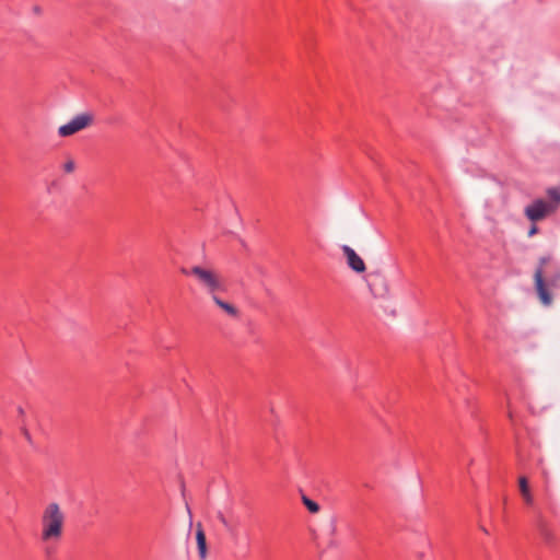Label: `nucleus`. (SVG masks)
I'll list each match as a JSON object with an SVG mask.
<instances>
[{
  "instance_id": "obj_14",
  "label": "nucleus",
  "mask_w": 560,
  "mask_h": 560,
  "mask_svg": "<svg viewBox=\"0 0 560 560\" xmlns=\"http://www.w3.org/2000/svg\"><path fill=\"white\" fill-rule=\"evenodd\" d=\"M218 518L220 520V522L222 523V525L224 527L229 528V522H228V520L224 517V515L222 513L218 514Z\"/></svg>"
},
{
  "instance_id": "obj_4",
  "label": "nucleus",
  "mask_w": 560,
  "mask_h": 560,
  "mask_svg": "<svg viewBox=\"0 0 560 560\" xmlns=\"http://www.w3.org/2000/svg\"><path fill=\"white\" fill-rule=\"evenodd\" d=\"M182 272L185 275L192 276L199 287L211 296L217 294L220 291H224V282L221 275L212 269L201 265H195L190 267L189 271L186 269H182Z\"/></svg>"
},
{
  "instance_id": "obj_12",
  "label": "nucleus",
  "mask_w": 560,
  "mask_h": 560,
  "mask_svg": "<svg viewBox=\"0 0 560 560\" xmlns=\"http://www.w3.org/2000/svg\"><path fill=\"white\" fill-rule=\"evenodd\" d=\"M302 501L311 513L319 512V505L315 501L311 500L310 498H307L305 495L302 497Z\"/></svg>"
},
{
  "instance_id": "obj_6",
  "label": "nucleus",
  "mask_w": 560,
  "mask_h": 560,
  "mask_svg": "<svg viewBox=\"0 0 560 560\" xmlns=\"http://www.w3.org/2000/svg\"><path fill=\"white\" fill-rule=\"evenodd\" d=\"M365 282L368 284V288L370 290V293L375 299H385L389 294V285L387 282L386 277L384 273L380 270H375L370 272L365 277Z\"/></svg>"
},
{
  "instance_id": "obj_2",
  "label": "nucleus",
  "mask_w": 560,
  "mask_h": 560,
  "mask_svg": "<svg viewBox=\"0 0 560 560\" xmlns=\"http://www.w3.org/2000/svg\"><path fill=\"white\" fill-rule=\"evenodd\" d=\"M66 514L57 502H49L40 516V540L58 542L63 535Z\"/></svg>"
},
{
  "instance_id": "obj_1",
  "label": "nucleus",
  "mask_w": 560,
  "mask_h": 560,
  "mask_svg": "<svg viewBox=\"0 0 560 560\" xmlns=\"http://www.w3.org/2000/svg\"><path fill=\"white\" fill-rule=\"evenodd\" d=\"M560 282V266L552 264L550 255L541 256L538 259L534 272V283L540 303L549 306L552 303V295L549 288H557Z\"/></svg>"
},
{
  "instance_id": "obj_11",
  "label": "nucleus",
  "mask_w": 560,
  "mask_h": 560,
  "mask_svg": "<svg viewBox=\"0 0 560 560\" xmlns=\"http://www.w3.org/2000/svg\"><path fill=\"white\" fill-rule=\"evenodd\" d=\"M75 168H77L75 161L71 156H68L61 164V170L63 171L65 174H72L75 172Z\"/></svg>"
},
{
  "instance_id": "obj_17",
  "label": "nucleus",
  "mask_w": 560,
  "mask_h": 560,
  "mask_svg": "<svg viewBox=\"0 0 560 560\" xmlns=\"http://www.w3.org/2000/svg\"><path fill=\"white\" fill-rule=\"evenodd\" d=\"M483 533L488 534V530L486 528H481Z\"/></svg>"
},
{
  "instance_id": "obj_9",
  "label": "nucleus",
  "mask_w": 560,
  "mask_h": 560,
  "mask_svg": "<svg viewBox=\"0 0 560 560\" xmlns=\"http://www.w3.org/2000/svg\"><path fill=\"white\" fill-rule=\"evenodd\" d=\"M212 302L231 317H237L240 312L232 303L225 302L217 294L211 296Z\"/></svg>"
},
{
  "instance_id": "obj_10",
  "label": "nucleus",
  "mask_w": 560,
  "mask_h": 560,
  "mask_svg": "<svg viewBox=\"0 0 560 560\" xmlns=\"http://www.w3.org/2000/svg\"><path fill=\"white\" fill-rule=\"evenodd\" d=\"M518 487L522 494L523 500L526 504H533L534 498L529 489L528 480L526 477L522 476L518 478Z\"/></svg>"
},
{
  "instance_id": "obj_16",
  "label": "nucleus",
  "mask_w": 560,
  "mask_h": 560,
  "mask_svg": "<svg viewBox=\"0 0 560 560\" xmlns=\"http://www.w3.org/2000/svg\"><path fill=\"white\" fill-rule=\"evenodd\" d=\"M187 511H188L189 517L191 518V511L189 510V508H187Z\"/></svg>"
},
{
  "instance_id": "obj_8",
  "label": "nucleus",
  "mask_w": 560,
  "mask_h": 560,
  "mask_svg": "<svg viewBox=\"0 0 560 560\" xmlns=\"http://www.w3.org/2000/svg\"><path fill=\"white\" fill-rule=\"evenodd\" d=\"M196 540H197L199 557L201 560H206L207 553H208L207 538H206V534H205L201 523H198L196 525Z\"/></svg>"
},
{
  "instance_id": "obj_15",
  "label": "nucleus",
  "mask_w": 560,
  "mask_h": 560,
  "mask_svg": "<svg viewBox=\"0 0 560 560\" xmlns=\"http://www.w3.org/2000/svg\"><path fill=\"white\" fill-rule=\"evenodd\" d=\"M538 232V228L536 225H532L528 231V236H533Z\"/></svg>"
},
{
  "instance_id": "obj_3",
  "label": "nucleus",
  "mask_w": 560,
  "mask_h": 560,
  "mask_svg": "<svg viewBox=\"0 0 560 560\" xmlns=\"http://www.w3.org/2000/svg\"><path fill=\"white\" fill-rule=\"evenodd\" d=\"M560 208V188L547 189L545 198H537L524 208V215L530 222H539L555 214Z\"/></svg>"
},
{
  "instance_id": "obj_13",
  "label": "nucleus",
  "mask_w": 560,
  "mask_h": 560,
  "mask_svg": "<svg viewBox=\"0 0 560 560\" xmlns=\"http://www.w3.org/2000/svg\"><path fill=\"white\" fill-rule=\"evenodd\" d=\"M21 433L22 435L24 436L25 441L31 445L33 446L34 445V440L32 438V434L30 432V430L26 428V427H22L21 428Z\"/></svg>"
},
{
  "instance_id": "obj_7",
  "label": "nucleus",
  "mask_w": 560,
  "mask_h": 560,
  "mask_svg": "<svg viewBox=\"0 0 560 560\" xmlns=\"http://www.w3.org/2000/svg\"><path fill=\"white\" fill-rule=\"evenodd\" d=\"M341 249L346 257L347 265L350 269H352L357 273H362L365 271L366 267L363 259L355 253V250L352 247L348 245H342Z\"/></svg>"
},
{
  "instance_id": "obj_5",
  "label": "nucleus",
  "mask_w": 560,
  "mask_h": 560,
  "mask_svg": "<svg viewBox=\"0 0 560 560\" xmlns=\"http://www.w3.org/2000/svg\"><path fill=\"white\" fill-rule=\"evenodd\" d=\"M94 121V116L91 113H82L74 116L69 122L58 128L60 137H70L79 131L89 128Z\"/></svg>"
}]
</instances>
